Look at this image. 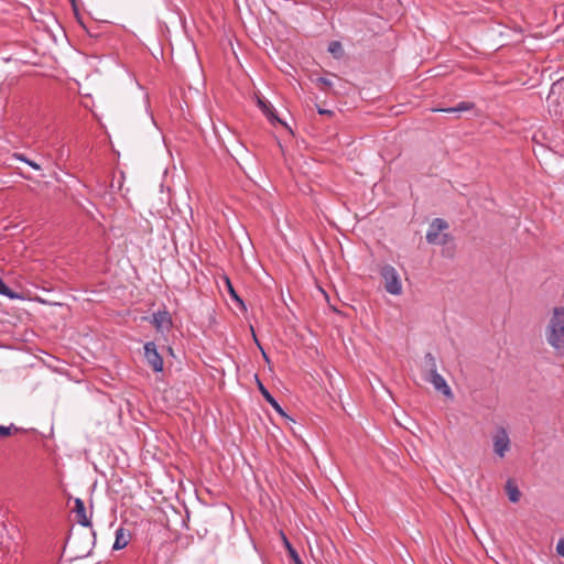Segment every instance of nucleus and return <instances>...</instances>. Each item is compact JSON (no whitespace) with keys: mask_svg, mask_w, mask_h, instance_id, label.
<instances>
[{"mask_svg":"<svg viewBox=\"0 0 564 564\" xmlns=\"http://www.w3.org/2000/svg\"><path fill=\"white\" fill-rule=\"evenodd\" d=\"M224 280H225V285H226V289H227V291H228V293H229L230 297H231L235 302H237L239 305L245 306L242 299H241V297L238 295V293L236 292V290H235V288H234V285H232L231 281H230V279H229L228 276H225V279H224Z\"/></svg>","mask_w":564,"mask_h":564,"instance_id":"obj_16","label":"nucleus"},{"mask_svg":"<svg viewBox=\"0 0 564 564\" xmlns=\"http://www.w3.org/2000/svg\"><path fill=\"white\" fill-rule=\"evenodd\" d=\"M70 520L82 527H90V518L87 514V509L80 498L74 500V506L70 509Z\"/></svg>","mask_w":564,"mask_h":564,"instance_id":"obj_6","label":"nucleus"},{"mask_svg":"<svg viewBox=\"0 0 564 564\" xmlns=\"http://www.w3.org/2000/svg\"><path fill=\"white\" fill-rule=\"evenodd\" d=\"M252 337H254V340H256V344L258 345V347L261 348L260 343L258 341V339L256 337V334H252Z\"/></svg>","mask_w":564,"mask_h":564,"instance_id":"obj_30","label":"nucleus"},{"mask_svg":"<svg viewBox=\"0 0 564 564\" xmlns=\"http://www.w3.org/2000/svg\"><path fill=\"white\" fill-rule=\"evenodd\" d=\"M279 532H280V535H281V538L283 540L284 546H285L290 557L293 561V564H304L303 561L301 560L297 551L293 547L291 542L285 536L284 531H279Z\"/></svg>","mask_w":564,"mask_h":564,"instance_id":"obj_13","label":"nucleus"},{"mask_svg":"<svg viewBox=\"0 0 564 564\" xmlns=\"http://www.w3.org/2000/svg\"><path fill=\"white\" fill-rule=\"evenodd\" d=\"M448 229V223L442 218H435L430 224L426 232V241L431 245H446L453 237L447 232H442Z\"/></svg>","mask_w":564,"mask_h":564,"instance_id":"obj_3","label":"nucleus"},{"mask_svg":"<svg viewBox=\"0 0 564 564\" xmlns=\"http://www.w3.org/2000/svg\"><path fill=\"white\" fill-rule=\"evenodd\" d=\"M26 164L33 167L34 170H41V165L32 160L26 161Z\"/></svg>","mask_w":564,"mask_h":564,"instance_id":"obj_24","label":"nucleus"},{"mask_svg":"<svg viewBox=\"0 0 564 564\" xmlns=\"http://www.w3.org/2000/svg\"><path fill=\"white\" fill-rule=\"evenodd\" d=\"M318 113H321V115H329L330 116V115H333V111L318 108Z\"/></svg>","mask_w":564,"mask_h":564,"instance_id":"obj_27","label":"nucleus"},{"mask_svg":"<svg viewBox=\"0 0 564 564\" xmlns=\"http://www.w3.org/2000/svg\"><path fill=\"white\" fill-rule=\"evenodd\" d=\"M316 84L319 85L323 90H327L332 87V82L325 77H317Z\"/></svg>","mask_w":564,"mask_h":564,"instance_id":"obj_21","label":"nucleus"},{"mask_svg":"<svg viewBox=\"0 0 564 564\" xmlns=\"http://www.w3.org/2000/svg\"><path fill=\"white\" fill-rule=\"evenodd\" d=\"M144 357L147 359L148 365L155 372H161L163 370V358L158 352L156 345L153 341H148L144 345Z\"/></svg>","mask_w":564,"mask_h":564,"instance_id":"obj_7","label":"nucleus"},{"mask_svg":"<svg viewBox=\"0 0 564 564\" xmlns=\"http://www.w3.org/2000/svg\"><path fill=\"white\" fill-rule=\"evenodd\" d=\"M494 452L499 456V457H505L506 453L509 451L510 448V438H509V435H508V432L505 427H499L496 432V434L494 435Z\"/></svg>","mask_w":564,"mask_h":564,"instance_id":"obj_8","label":"nucleus"},{"mask_svg":"<svg viewBox=\"0 0 564 564\" xmlns=\"http://www.w3.org/2000/svg\"><path fill=\"white\" fill-rule=\"evenodd\" d=\"M88 536H89L90 539H95V536H96V531H95V530L89 531V532H88Z\"/></svg>","mask_w":564,"mask_h":564,"instance_id":"obj_29","label":"nucleus"},{"mask_svg":"<svg viewBox=\"0 0 564 564\" xmlns=\"http://www.w3.org/2000/svg\"><path fill=\"white\" fill-rule=\"evenodd\" d=\"M69 1L72 3V7H73V10H74L75 14H77L78 9H77L76 0H69Z\"/></svg>","mask_w":564,"mask_h":564,"instance_id":"obj_28","label":"nucleus"},{"mask_svg":"<svg viewBox=\"0 0 564 564\" xmlns=\"http://www.w3.org/2000/svg\"><path fill=\"white\" fill-rule=\"evenodd\" d=\"M151 323L159 332L170 330L173 325L171 315L165 310L153 313Z\"/></svg>","mask_w":564,"mask_h":564,"instance_id":"obj_9","label":"nucleus"},{"mask_svg":"<svg viewBox=\"0 0 564 564\" xmlns=\"http://www.w3.org/2000/svg\"><path fill=\"white\" fill-rule=\"evenodd\" d=\"M474 107H475L474 102L462 101V102L457 104V106H455V107L444 108V109H434V111H444V112H448V113H454V112L468 111V110L474 109Z\"/></svg>","mask_w":564,"mask_h":564,"instance_id":"obj_15","label":"nucleus"},{"mask_svg":"<svg viewBox=\"0 0 564 564\" xmlns=\"http://www.w3.org/2000/svg\"><path fill=\"white\" fill-rule=\"evenodd\" d=\"M426 380L430 381L433 384V387L437 391H441L443 394H445V395L452 394V391H451L449 387L447 386L445 379L437 371L429 373L426 377Z\"/></svg>","mask_w":564,"mask_h":564,"instance_id":"obj_10","label":"nucleus"},{"mask_svg":"<svg viewBox=\"0 0 564 564\" xmlns=\"http://www.w3.org/2000/svg\"><path fill=\"white\" fill-rule=\"evenodd\" d=\"M470 536L476 539L480 544H484L482 540L477 535L475 530L469 531Z\"/></svg>","mask_w":564,"mask_h":564,"instance_id":"obj_25","label":"nucleus"},{"mask_svg":"<svg viewBox=\"0 0 564 564\" xmlns=\"http://www.w3.org/2000/svg\"><path fill=\"white\" fill-rule=\"evenodd\" d=\"M258 389L262 397L265 399V401L282 416H286V413L282 409V406L279 404V402L273 398V395L268 391V389L263 386V383L258 379L256 376Z\"/></svg>","mask_w":564,"mask_h":564,"instance_id":"obj_11","label":"nucleus"},{"mask_svg":"<svg viewBox=\"0 0 564 564\" xmlns=\"http://www.w3.org/2000/svg\"><path fill=\"white\" fill-rule=\"evenodd\" d=\"M555 550L557 555L564 558V538L557 541Z\"/></svg>","mask_w":564,"mask_h":564,"instance_id":"obj_22","label":"nucleus"},{"mask_svg":"<svg viewBox=\"0 0 564 564\" xmlns=\"http://www.w3.org/2000/svg\"><path fill=\"white\" fill-rule=\"evenodd\" d=\"M260 349L263 350L262 348H260ZM262 354H263L264 359L268 360L267 354L264 351H262Z\"/></svg>","mask_w":564,"mask_h":564,"instance_id":"obj_31","label":"nucleus"},{"mask_svg":"<svg viewBox=\"0 0 564 564\" xmlns=\"http://www.w3.org/2000/svg\"><path fill=\"white\" fill-rule=\"evenodd\" d=\"M14 156H15L18 160H20V161H22V162H25V163H26V161H29V159H28L24 154H21V153H15V154H14Z\"/></svg>","mask_w":564,"mask_h":564,"instance_id":"obj_26","label":"nucleus"},{"mask_svg":"<svg viewBox=\"0 0 564 564\" xmlns=\"http://www.w3.org/2000/svg\"><path fill=\"white\" fill-rule=\"evenodd\" d=\"M186 518H188L187 510H185V516H183L180 511L171 507L169 510L160 512L159 520L164 529H177L187 525Z\"/></svg>","mask_w":564,"mask_h":564,"instance_id":"obj_5","label":"nucleus"},{"mask_svg":"<svg viewBox=\"0 0 564 564\" xmlns=\"http://www.w3.org/2000/svg\"><path fill=\"white\" fill-rule=\"evenodd\" d=\"M132 539L131 531H116V540L112 550H122Z\"/></svg>","mask_w":564,"mask_h":564,"instance_id":"obj_12","label":"nucleus"},{"mask_svg":"<svg viewBox=\"0 0 564 564\" xmlns=\"http://www.w3.org/2000/svg\"><path fill=\"white\" fill-rule=\"evenodd\" d=\"M328 51L333 54H336L337 52H341V45L339 42L334 41L329 44Z\"/></svg>","mask_w":564,"mask_h":564,"instance_id":"obj_23","label":"nucleus"},{"mask_svg":"<svg viewBox=\"0 0 564 564\" xmlns=\"http://www.w3.org/2000/svg\"><path fill=\"white\" fill-rule=\"evenodd\" d=\"M424 364L427 375L437 371L435 357L431 352L425 354Z\"/></svg>","mask_w":564,"mask_h":564,"instance_id":"obj_18","label":"nucleus"},{"mask_svg":"<svg viewBox=\"0 0 564 564\" xmlns=\"http://www.w3.org/2000/svg\"><path fill=\"white\" fill-rule=\"evenodd\" d=\"M0 294L7 296L8 299H18L20 297L15 292H13L7 283L0 278Z\"/></svg>","mask_w":564,"mask_h":564,"instance_id":"obj_20","label":"nucleus"},{"mask_svg":"<svg viewBox=\"0 0 564 564\" xmlns=\"http://www.w3.org/2000/svg\"><path fill=\"white\" fill-rule=\"evenodd\" d=\"M380 275L384 282V289L392 295H400L402 293V283L398 271L390 264H384L380 269Z\"/></svg>","mask_w":564,"mask_h":564,"instance_id":"obj_4","label":"nucleus"},{"mask_svg":"<svg viewBox=\"0 0 564 564\" xmlns=\"http://www.w3.org/2000/svg\"><path fill=\"white\" fill-rule=\"evenodd\" d=\"M505 489L511 502H518L520 500L521 492L511 479L506 482Z\"/></svg>","mask_w":564,"mask_h":564,"instance_id":"obj_14","label":"nucleus"},{"mask_svg":"<svg viewBox=\"0 0 564 564\" xmlns=\"http://www.w3.org/2000/svg\"><path fill=\"white\" fill-rule=\"evenodd\" d=\"M258 106L260 107V109L263 111V113L268 117V119L270 121H273V120L280 121L279 118L273 113L270 104H268L267 101H264L262 99H258Z\"/></svg>","mask_w":564,"mask_h":564,"instance_id":"obj_17","label":"nucleus"},{"mask_svg":"<svg viewBox=\"0 0 564 564\" xmlns=\"http://www.w3.org/2000/svg\"><path fill=\"white\" fill-rule=\"evenodd\" d=\"M547 344L560 356L564 354V307H554L545 328Z\"/></svg>","mask_w":564,"mask_h":564,"instance_id":"obj_1","label":"nucleus"},{"mask_svg":"<svg viewBox=\"0 0 564 564\" xmlns=\"http://www.w3.org/2000/svg\"><path fill=\"white\" fill-rule=\"evenodd\" d=\"M546 104L552 116L557 119L564 117V83L562 79L552 84L546 97Z\"/></svg>","mask_w":564,"mask_h":564,"instance_id":"obj_2","label":"nucleus"},{"mask_svg":"<svg viewBox=\"0 0 564 564\" xmlns=\"http://www.w3.org/2000/svg\"><path fill=\"white\" fill-rule=\"evenodd\" d=\"M20 431L19 427H17L14 424H10L9 426L0 425V440L7 438L14 433H18Z\"/></svg>","mask_w":564,"mask_h":564,"instance_id":"obj_19","label":"nucleus"}]
</instances>
